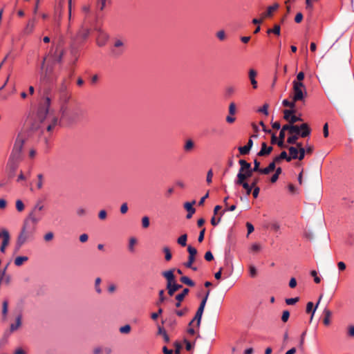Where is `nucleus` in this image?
Masks as SVG:
<instances>
[{
  "label": "nucleus",
  "mask_w": 354,
  "mask_h": 354,
  "mask_svg": "<svg viewBox=\"0 0 354 354\" xmlns=\"http://www.w3.org/2000/svg\"><path fill=\"white\" fill-rule=\"evenodd\" d=\"M40 218L30 213L27 218L24 221L21 229L17 237L14 254H17L21 247L27 242L32 241L35 238V234L37 230V223Z\"/></svg>",
  "instance_id": "nucleus-1"
},
{
  "label": "nucleus",
  "mask_w": 354,
  "mask_h": 354,
  "mask_svg": "<svg viewBox=\"0 0 354 354\" xmlns=\"http://www.w3.org/2000/svg\"><path fill=\"white\" fill-rule=\"evenodd\" d=\"M328 98L333 102L338 113L343 116L347 111V103L342 95L335 90L328 91Z\"/></svg>",
  "instance_id": "nucleus-2"
},
{
  "label": "nucleus",
  "mask_w": 354,
  "mask_h": 354,
  "mask_svg": "<svg viewBox=\"0 0 354 354\" xmlns=\"http://www.w3.org/2000/svg\"><path fill=\"white\" fill-rule=\"evenodd\" d=\"M306 96V88L304 83L292 82V95L291 98L296 102H302L304 103Z\"/></svg>",
  "instance_id": "nucleus-3"
},
{
  "label": "nucleus",
  "mask_w": 354,
  "mask_h": 354,
  "mask_svg": "<svg viewBox=\"0 0 354 354\" xmlns=\"http://www.w3.org/2000/svg\"><path fill=\"white\" fill-rule=\"evenodd\" d=\"M25 142V138L21 135V133H19L11 153V156L13 158L18 159L20 158L21 152L22 151L24 144Z\"/></svg>",
  "instance_id": "nucleus-4"
},
{
  "label": "nucleus",
  "mask_w": 354,
  "mask_h": 354,
  "mask_svg": "<svg viewBox=\"0 0 354 354\" xmlns=\"http://www.w3.org/2000/svg\"><path fill=\"white\" fill-rule=\"evenodd\" d=\"M72 95L71 93H64L62 95H58V103L59 105V109L63 113V115H66L67 111V106L70 104V100L71 99Z\"/></svg>",
  "instance_id": "nucleus-5"
},
{
  "label": "nucleus",
  "mask_w": 354,
  "mask_h": 354,
  "mask_svg": "<svg viewBox=\"0 0 354 354\" xmlns=\"http://www.w3.org/2000/svg\"><path fill=\"white\" fill-rule=\"evenodd\" d=\"M59 114L61 120H66L67 122H73L77 118V113L75 109H74L71 104L67 106V111L66 115H63L61 109H59Z\"/></svg>",
  "instance_id": "nucleus-6"
},
{
  "label": "nucleus",
  "mask_w": 354,
  "mask_h": 354,
  "mask_svg": "<svg viewBox=\"0 0 354 354\" xmlns=\"http://www.w3.org/2000/svg\"><path fill=\"white\" fill-rule=\"evenodd\" d=\"M51 100L49 97H46L44 100L43 105L39 108L38 111V116L41 120L46 118L50 106Z\"/></svg>",
  "instance_id": "nucleus-7"
},
{
  "label": "nucleus",
  "mask_w": 354,
  "mask_h": 354,
  "mask_svg": "<svg viewBox=\"0 0 354 354\" xmlns=\"http://www.w3.org/2000/svg\"><path fill=\"white\" fill-rule=\"evenodd\" d=\"M187 252H189L188 260L184 263V266L185 267H192V265H193L196 260L195 257L197 254V250L195 248L189 245L187 247Z\"/></svg>",
  "instance_id": "nucleus-8"
},
{
  "label": "nucleus",
  "mask_w": 354,
  "mask_h": 354,
  "mask_svg": "<svg viewBox=\"0 0 354 354\" xmlns=\"http://www.w3.org/2000/svg\"><path fill=\"white\" fill-rule=\"evenodd\" d=\"M252 173L253 172L250 170L239 171L235 183H241L243 182H246V180L252 176Z\"/></svg>",
  "instance_id": "nucleus-9"
},
{
  "label": "nucleus",
  "mask_w": 354,
  "mask_h": 354,
  "mask_svg": "<svg viewBox=\"0 0 354 354\" xmlns=\"http://www.w3.org/2000/svg\"><path fill=\"white\" fill-rule=\"evenodd\" d=\"M124 42L121 39H116L114 42V47L117 49H114L112 50L113 54L118 57L121 55L124 52Z\"/></svg>",
  "instance_id": "nucleus-10"
},
{
  "label": "nucleus",
  "mask_w": 354,
  "mask_h": 354,
  "mask_svg": "<svg viewBox=\"0 0 354 354\" xmlns=\"http://www.w3.org/2000/svg\"><path fill=\"white\" fill-rule=\"evenodd\" d=\"M174 270H175V269H171V270L164 271L162 272V277H165V279L167 280V284L170 285V284L176 282L175 276L174 274Z\"/></svg>",
  "instance_id": "nucleus-11"
},
{
  "label": "nucleus",
  "mask_w": 354,
  "mask_h": 354,
  "mask_svg": "<svg viewBox=\"0 0 354 354\" xmlns=\"http://www.w3.org/2000/svg\"><path fill=\"white\" fill-rule=\"evenodd\" d=\"M196 203V201H192V202H186L184 204V208L187 211V214L186 218L189 219L192 217V215L195 213L196 209L193 207V205Z\"/></svg>",
  "instance_id": "nucleus-12"
},
{
  "label": "nucleus",
  "mask_w": 354,
  "mask_h": 354,
  "mask_svg": "<svg viewBox=\"0 0 354 354\" xmlns=\"http://www.w3.org/2000/svg\"><path fill=\"white\" fill-rule=\"evenodd\" d=\"M252 146L253 141L251 138H250L247 145L243 147H239L238 150L241 155H247L250 153Z\"/></svg>",
  "instance_id": "nucleus-13"
},
{
  "label": "nucleus",
  "mask_w": 354,
  "mask_h": 354,
  "mask_svg": "<svg viewBox=\"0 0 354 354\" xmlns=\"http://www.w3.org/2000/svg\"><path fill=\"white\" fill-rule=\"evenodd\" d=\"M273 150L272 147H268L266 142H263L261 144V149L258 152L257 156H266L269 155Z\"/></svg>",
  "instance_id": "nucleus-14"
},
{
  "label": "nucleus",
  "mask_w": 354,
  "mask_h": 354,
  "mask_svg": "<svg viewBox=\"0 0 354 354\" xmlns=\"http://www.w3.org/2000/svg\"><path fill=\"white\" fill-rule=\"evenodd\" d=\"M203 311L204 310L203 309H201V308H198L196 313V315L194 316V317L193 318V319L189 322V326H192V324L195 322L196 321V326L198 328H199L200 325H201V319H202V315H203Z\"/></svg>",
  "instance_id": "nucleus-15"
},
{
  "label": "nucleus",
  "mask_w": 354,
  "mask_h": 354,
  "mask_svg": "<svg viewBox=\"0 0 354 354\" xmlns=\"http://www.w3.org/2000/svg\"><path fill=\"white\" fill-rule=\"evenodd\" d=\"M167 290L168 291V294L170 296H173L174 293L183 288L182 285L178 284L176 282L171 283V284H167Z\"/></svg>",
  "instance_id": "nucleus-16"
},
{
  "label": "nucleus",
  "mask_w": 354,
  "mask_h": 354,
  "mask_svg": "<svg viewBox=\"0 0 354 354\" xmlns=\"http://www.w3.org/2000/svg\"><path fill=\"white\" fill-rule=\"evenodd\" d=\"M35 19H32L29 20L25 27V28L23 30V32L24 35H30L35 28Z\"/></svg>",
  "instance_id": "nucleus-17"
},
{
  "label": "nucleus",
  "mask_w": 354,
  "mask_h": 354,
  "mask_svg": "<svg viewBox=\"0 0 354 354\" xmlns=\"http://www.w3.org/2000/svg\"><path fill=\"white\" fill-rule=\"evenodd\" d=\"M279 6V4L277 3L272 6H269L267 11L261 14V17L263 19L266 17H271L273 15V12L278 9Z\"/></svg>",
  "instance_id": "nucleus-18"
},
{
  "label": "nucleus",
  "mask_w": 354,
  "mask_h": 354,
  "mask_svg": "<svg viewBox=\"0 0 354 354\" xmlns=\"http://www.w3.org/2000/svg\"><path fill=\"white\" fill-rule=\"evenodd\" d=\"M21 314H19L16 317L15 323L10 324V333L15 332V330L20 328V326H21Z\"/></svg>",
  "instance_id": "nucleus-19"
},
{
  "label": "nucleus",
  "mask_w": 354,
  "mask_h": 354,
  "mask_svg": "<svg viewBox=\"0 0 354 354\" xmlns=\"http://www.w3.org/2000/svg\"><path fill=\"white\" fill-rule=\"evenodd\" d=\"M10 234H7L6 232L3 234V239H2L1 245L0 246V251L2 253L6 252V249L10 243Z\"/></svg>",
  "instance_id": "nucleus-20"
},
{
  "label": "nucleus",
  "mask_w": 354,
  "mask_h": 354,
  "mask_svg": "<svg viewBox=\"0 0 354 354\" xmlns=\"http://www.w3.org/2000/svg\"><path fill=\"white\" fill-rule=\"evenodd\" d=\"M68 90V85L65 80H63L61 84L57 87L56 91L57 96L62 95L64 93H69Z\"/></svg>",
  "instance_id": "nucleus-21"
},
{
  "label": "nucleus",
  "mask_w": 354,
  "mask_h": 354,
  "mask_svg": "<svg viewBox=\"0 0 354 354\" xmlns=\"http://www.w3.org/2000/svg\"><path fill=\"white\" fill-rule=\"evenodd\" d=\"M288 151L290 156L288 158H287V162H290L292 159H297V156L299 153V150L295 147H289Z\"/></svg>",
  "instance_id": "nucleus-22"
},
{
  "label": "nucleus",
  "mask_w": 354,
  "mask_h": 354,
  "mask_svg": "<svg viewBox=\"0 0 354 354\" xmlns=\"http://www.w3.org/2000/svg\"><path fill=\"white\" fill-rule=\"evenodd\" d=\"M301 131L299 136L302 138H305L310 135V129L307 123H303L300 125Z\"/></svg>",
  "instance_id": "nucleus-23"
},
{
  "label": "nucleus",
  "mask_w": 354,
  "mask_h": 354,
  "mask_svg": "<svg viewBox=\"0 0 354 354\" xmlns=\"http://www.w3.org/2000/svg\"><path fill=\"white\" fill-rule=\"evenodd\" d=\"M58 122V119L55 116H52L50 118L49 124L46 127V130L48 132L52 131L54 128L57 126Z\"/></svg>",
  "instance_id": "nucleus-24"
},
{
  "label": "nucleus",
  "mask_w": 354,
  "mask_h": 354,
  "mask_svg": "<svg viewBox=\"0 0 354 354\" xmlns=\"http://www.w3.org/2000/svg\"><path fill=\"white\" fill-rule=\"evenodd\" d=\"M257 75V73L255 70L254 69H250L249 71V78H250V82L252 85V87L254 88H257V82L255 80V77Z\"/></svg>",
  "instance_id": "nucleus-25"
},
{
  "label": "nucleus",
  "mask_w": 354,
  "mask_h": 354,
  "mask_svg": "<svg viewBox=\"0 0 354 354\" xmlns=\"http://www.w3.org/2000/svg\"><path fill=\"white\" fill-rule=\"evenodd\" d=\"M323 314L324 315L323 323L325 326H328L330 324V319L332 315V313L329 309L325 308L323 311Z\"/></svg>",
  "instance_id": "nucleus-26"
},
{
  "label": "nucleus",
  "mask_w": 354,
  "mask_h": 354,
  "mask_svg": "<svg viewBox=\"0 0 354 354\" xmlns=\"http://www.w3.org/2000/svg\"><path fill=\"white\" fill-rule=\"evenodd\" d=\"M0 280L1 283L9 285L11 282L12 277L10 274L5 273V270H2L1 272Z\"/></svg>",
  "instance_id": "nucleus-27"
},
{
  "label": "nucleus",
  "mask_w": 354,
  "mask_h": 354,
  "mask_svg": "<svg viewBox=\"0 0 354 354\" xmlns=\"http://www.w3.org/2000/svg\"><path fill=\"white\" fill-rule=\"evenodd\" d=\"M239 165H241V168L239 171H252V167L250 163L248 162L245 160H240L239 161Z\"/></svg>",
  "instance_id": "nucleus-28"
},
{
  "label": "nucleus",
  "mask_w": 354,
  "mask_h": 354,
  "mask_svg": "<svg viewBox=\"0 0 354 354\" xmlns=\"http://www.w3.org/2000/svg\"><path fill=\"white\" fill-rule=\"evenodd\" d=\"M275 168L276 163L274 161H272L269 164V165L267 167L263 168L261 170V174L265 175L269 174L270 172L273 171L275 169Z\"/></svg>",
  "instance_id": "nucleus-29"
},
{
  "label": "nucleus",
  "mask_w": 354,
  "mask_h": 354,
  "mask_svg": "<svg viewBox=\"0 0 354 354\" xmlns=\"http://www.w3.org/2000/svg\"><path fill=\"white\" fill-rule=\"evenodd\" d=\"M297 112L296 109H285L283 111V119L286 120L288 122L290 121V118L292 117V114H295Z\"/></svg>",
  "instance_id": "nucleus-30"
},
{
  "label": "nucleus",
  "mask_w": 354,
  "mask_h": 354,
  "mask_svg": "<svg viewBox=\"0 0 354 354\" xmlns=\"http://www.w3.org/2000/svg\"><path fill=\"white\" fill-rule=\"evenodd\" d=\"M28 260V257L26 256H19L15 258L14 263L16 266L19 267V266H22Z\"/></svg>",
  "instance_id": "nucleus-31"
},
{
  "label": "nucleus",
  "mask_w": 354,
  "mask_h": 354,
  "mask_svg": "<svg viewBox=\"0 0 354 354\" xmlns=\"http://www.w3.org/2000/svg\"><path fill=\"white\" fill-rule=\"evenodd\" d=\"M283 106L286 107H289L290 109H296V102L294 101L292 99L291 101H289L287 99H285L282 102Z\"/></svg>",
  "instance_id": "nucleus-32"
},
{
  "label": "nucleus",
  "mask_w": 354,
  "mask_h": 354,
  "mask_svg": "<svg viewBox=\"0 0 354 354\" xmlns=\"http://www.w3.org/2000/svg\"><path fill=\"white\" fill-rule=\"evenodd\" d=\"M287 158H288V156L287 155L286 151H283L279 154V156H276V157L274 158L273 161L277 164V163H279V162H280V161H281V160H283V159H285V160L287 161Z\"/></svg>",
  "instance_id": "nucleus-33"
},
{
  "label": "nucleus",
  "mask_w": 354,
  "mask_h": 354,
  "mask_svg": "<svg viewBox=\"0 0 354 354\" xmlns=\"http://www.w3.org/2000/svg\"><path fill=\"white\" fill-rule=\"evenodd\" d=\"M180 281L186 284L190 287H194L195 286V283L190 279L188 277L183 276L180 279Z\"/></svg>",
  "instance_id": "nucleus-34"
},
{
  "label": "nucleus",
  "mask_w": 354,
  "mask_h": 354,
  "mask_svg": "<svg viewBox=\"0 0 354 354\" xmlns=\"http://www.w3.org/2000/svg\"><path fill=\"white\" fill-rule=\"evenodd\" d=\"M236 185H241L246 191V194L249 196L252 190V187L251 185H249L248 182H243L241 183H236Z\"/></svg>",
  "instance_id": "nucleus-35"
},
{
  "label": "nucleus",
  "mask_w": 354,
  "mask_h": 354,
  "mask_svg": "<svg viewBox=\"0 0 354 354\" xmlns=\"http://www.w3.org/2000/svg\"><path fill=\"white\" fill-rule=\"evenodd\" d=\"M189 290L188 288H184L183 292L180 294H178L176 296V299L178 301H182L184 298L185 297V296L189 293Z\"/></svg>",
  "instance_id": "nucleus-36"
},
{
  "label": "nucleus",
  "mask_w": 354,
  "mask_h": 354,
  "mask_svg": "<svg viewBox=\"0 0 354 354\" xmlns=\"http://www.w3.org/2000/svg\"><path fill=\"white\" fill-rule=\"evenodd\" d=\"M280 32H281V28H280V26L278 24H275L273 28L268 29V30H267L268 34L273 33L276 35H279Z\"/></svg>",
  "instance_id": "nucleus-37"
},
{
  "label": "nucleus",
  "mask_w": 354,
  "mask_h": 354,
  "mask_svg": "<svg viewBox=\"0 0 354 354\" xmlns=\"http://www.w3.org/2000/svg\"><path fill=\"white\" fill-rule=\"evenodd\" d=\"M187 234H184L183 235H181L178 239H177V243L184 247L187 245Z\"/></svg>",
  "instance_id": "nucleus-38"
},
{
  "label": "nucleus",
  "mask_w": 354,
  "mask_h": 354,
  "mask_svg": "<svg viewBox=\"0 0 354 354\" xmlns=\"http://www.w3.org/2000/svg\"><path fill=\"white\" fill-rule=\"evenodd\" d=\"M301 129V128H300V126L295 125V124H291L290 133V134L295 133V135H297L299 136Z\"/></svg>",
  "instance_id": "nucleus-39"
},
{
  "label": "nucleus",
  "mask_w": 354,
  "mask_h": 354,
  "mask_svg": "<svg viewBox=\"0 0 354 354\" xmlns=\"http://www.w3.org/2000/svg\"><path fill=\"white\" fill-rule=\"evenodd\" d=\"M194 147V143L192 140H187L184 146V150L185 151H189Z\"/></svg>",
  "instance_id": "nucleus-40"
},
{
  "label": "nucleus",
  "mask_w": 354,
  "mask_h": 354,
  "mask_svg": "<svg viewBox=\"0 0 354 354\" xmlns=\"http://www.w3.org/2000/svg\"><path fill=\"white\" fill-rule=\"evenodd\" d=\"M162 250L165 254V260L167 261H169L172 258V255H171L170 249L168 247L165 246L163 248Z\"/></svg>",
  "instance_id": "nucleus-41"
},
{
  "label": "nucleus",
  "mask_w": 354,
  "mask_h": 354,
  "mask_svg": "<svg viewBox=\"0 0 354 354\" xmlns=\"http://www.w3.org/2000/svg\"><path fill=\"white\" fill-rule=\"evenodd\" d=\"M225 210H223V212H221V215L218 218V219H216L215 216H214L212 218H211V224L214 226H216L221 221V216L225 214Z\"/></svg>",
  "instance_id": "nucleus-42"
},
{
  "label": "nucleus",
  "mask_w": 354,
  "mask_h": 354,
  "mask_svg": "<svg viewBox=\"0 0 354 354\" xmlns=\"http://www.w3.org/2000/svg\"><path fill=\"white\" fill-rule=\"evenodd\" d=\"M90 33V30L89 29H82L79 33H78V36L80 37L81 38H82L83 39H86L88 35Z\"/></svg>",
  "instance_id": "nucleus-43"
},
{
  "label": "nucleus",
  "mask_w": 354,
  "mask_h": 354,
  "mask_svg": "<svg viewBox=\"0 0 354 354\" xmlns=\"http://www.w3.org/2000/svg\"><path fill=\"white\" fill-rule=\"evenodd\" d=\"M262 169L260 168V162L258 161L257 159H254V167L252 168V172H259L261 174V170Z\"/></svg>",
  "instance_id": "nucleus-44"
},
{
  "label": "nucleus",
  "mask_w": 354,
  "mask_h": 354,
  "mask_svg": "<svg viewBox=\"0 0 354 354\" xmlns=\"http://www.w3.org/2000/svg\"><path fill=\"white\" fill-rule=\"evenodd\" d=\"M101 279L100 277H97L95 280V291L98 293V294H101L102 293V289L100 288V283H101Z\"/></svg>",
  "instance_id": "nucleus-45"
},
{
  "label": "nucleus",
  "mask_w": 354,
  "mask_h": 354,
  "mask_svg": "<svg viewBox=\"0 0 354 354\" xmlns=\"http://www.w3.org/2000/svg\"><path fill=\"white\" fill-rule=\"evenodd\" d=\"M302 118L300 116H297L295 114H292V117L290 118V121L288 123L291 124H295L297 122L302 121Z\"/></svg>",
  "instance_id": "nucleus-46"
},
{
  "label": "nucleus",
  "mask_w": 354,
  "mask_h": 354,
  "mask_svg": "<svg viewBox=\"0 0 354 354\" xmlns=\"http://www.w3.org/2000/svg\"><path fill=\"white\" fill-rule=\"evenodd\" d=\"M8 310V301L5 300L3 301V304H2V315L4 317H6Z\"/></svg>",
  "instance_id": "nucleus-47"
},
{
  "label": "nucleus",
  "mask_w": 354,
  "mask_h": 354,
  "mask_svg": "<svg viewBox=\"0 0 354 354\" xmlns=\"http://www.w3.org/2000/svg\"><path fill=\"white\" fill-rule=\"evenodd\" d=\"M150 225L149 218L148 216H145L142 218V226L143 228L146 229L149 227Z\"/></svg>",
  "instance_id": "nucleus-48"
},
{
  "label": "nucleus",
  "mask_w": 354,
  "mask_h": 354,
  "mask_svg": "<svg viewBox=\"0 0 354 354\" xmlns=\"http://www.w3.org/2000/svg\"><path fill=\"white\" fill-rule=\"evenodd\" d=\"M268 107H269V105L268 104L266 103L263 105L262 107L259 108L257 111L259 113H262L263 114H265L266 115H268Z\"/></svg>",
  "instance_id": "nucleus-49"
},
{
  "label": "nucleus",
  "mask_w": 354,
  "mask_h": 354,
  "mask_svg": "<svg viewBox=\"0 0 354 354\" xmlns=\"http://www.w3.org/2000/svg\"><path fill=\"white\" fill-rule=\"evenodd\" d=\"M165 290H160L158 292L159 295V301L156 303V305L159 306L161 303H162L165 300Z\"/></svg>",
  "instance_id": "nucleus-50"
},
{
  "label": "nucleus",
  "mask_w": 354,
  "mask_h": 354,
  "mask_svg": "<svg viewBox=\"0 0 354 354\" xmlns=\"http://www.w3.org/2000/svg\"><path fill=\"white\" fill-rule=\"evenodd\" d=\"M305 77L304 73L301 71L299 72L297 75V79L295 80L292 82H299V83H303L302 81L304 80Z\"/></svg>",
  "instance_id": "nucleus-51"
},
{
  "label": "nucleus",
  "mask_w": 354,
  "mask_h": 354,
  "mask_svg": "<svg viewBox=\"0 0 354 354\" xmlns=\"http://www.w3.org/2000/svg\"><path fill=\"white\" fill-rule=\"evenodd\" d=\"M137 240L134 237H131L129 239V249L130 251L133 252L134 250V245L136 243Z\"/></svg>",
  "instance_id": "nucleus-52"
},
{
  "label": "nucleus",
  "mask_w": 354,
  "mask_h": 354,
  "mask_svg": "<svg viewBox=\"0 0 354 354\" xmlns=\"http://www.w3.org/2000/svg\"><path fill=\"white\" fill-rule=\"evenodd\" d=\"M299 138V136L297 135H292L288 138L287 142L289 144H295L297 142V140Z\"/></svg>",
  "instance_id": "nucleus-53"
},
{
  "label": "nucleus",
  "mask_w": 354,
  "mask_h": 354,
  "mask_svg": "<svg viewBox=\"0 0 354 354\" xmlns=\"http://www.w3.org/2000/svg\"><path fill=\"white\" fill-rule=\"evenodd\" d=\"M53 238H54V234L52 232H47L44 236V239L46 242L52 241L53 239Z\"/></svg>",
  "instance_id": "nucleus-54"
},
{
  "label": "nucleus",
  "mask_w": 354,
  "mask_h": 354,
  "mask_svg": "<svg viewBox=\"0 0 354 354\" xmlns=\"http://www.w3.org/2000/svg\"><path fill=\"white\" fill-rule=\"evenodd\" d=\"M16 209L19 212H22L24 209V205L21 200H17L16 201Z\"/></svg>",
  "instance_id": "nucleus-55"
},
{
  "label": "nucleus",
  "mask_w": 354,
  "mask_h": 354,
  "mask_svg": "<svg viewBox=\"0 0 354 354\" xmlns=\"http://www.w3.org/2000/svg\"><path fill=\"white\" fill-rule=\"evenodd\" d=\"M131 330V326L128 324L127 325H124L122 327L120 328V332L121 333H125V334H127L130 332Z\"/></svg>",
  "instance_id": "nucleus-56"
},
{
  "label": "nucleus",
  "mask_w": 354,
  "mask_h": 354,
  "mask_svg": "<svg viewBox=\"0 0 354 354\" xmlns=\"http://www.w3.org/2000/svg\"><path fill=\"white\" fill-rule=\"evenodd\" d=\"M299 297H295V298H289L286 299V303L288 305H294L297 301H299Z\"/></svg>",
  "instance_id": "nucleus-57"
},
{
  "label": "nucleus",
  "mask_w": 354,
  "mask_h": 354,
  "mask_svg": "<svg viewBox=\"0 0 354 354\" xmlns=\"http://www.w3.org/2000/svg\"><path fill=\"white\" fill-rule=\"evenodd\" d=\"M306 153L305 148L300 149V150H299V153H298V156H297V159L299 160H302L304 158Z\"/></svg>",
  "instance_id": "nucleus-58"
},
{
  "label": "nucleus",
  "mask_w": 354,
  "mask_h": 354,
  "mask_svg": "<svg viewBox=\"0 0 354 354\" xmlns=\"http://www.w3.org/2000/svg\"><path fill=\"white\" fill-rule=\"evenodd\" d=\"M250 270V275L251 277H255L257 276V272L255 266L251 265L249 267Z\"/></svg>",
  "instance_id": "nucleus-59"
},
{
  "label": "nucleus",
  "mask_w": 354,
  "mask_h": 354,
  "mask_svg": "<svg viewBox=\"0 0 354 354\" xmlns=\"http://www.w3.org/2000/svg\"><path fill=\"white\" fill-rule=\"evenodd\" d=\"M38 178V183L37 185V187L38 189H41L43 187V175L41 174H39L37 175Z\"/></svg>",
  "instance_id": "nucleus-60"
},
{
  "label": "nucleus",
  "mask_w": 354,
  "mask_h": 354,
  "mask_svg": "<svg viewBox=\"0 0 354 354\" xmlns=\"http://www.w3.org/2000/svg\"><path fill=\"white\" fill-rule=\"evenodd\" d=\"M310 274L314 277V281L316 283H319L321 281L320 278L317 276V272L315 270H312Z\"/></svg>",
  "instance_id": "nucleus-61"
},
{
  "label": "nucleus",
  "mask_w": 354,
  "mask_h": 354,
  "mask_svg": "<svg viewBox=\"0 0 354 354\" xmlns=\"http://www.w3.org/2000/svg\"><path fill=\"white\" fill-rule=\"evenodd\" d=\"M216 37H218V39H220L221 41H223L225 39V32L224 30H219L218 32H217L216 33Z\"/></svg>",
  "instance_id": "nucleus-62"
},
{
  "label": "nucleus",
  "mask_w": 354,
  "mask_h": 354,
  "mask_svg": "<svg viewBox=\"0 0 354 354\" xmlns=\"http://www.w3.org/2000/svg\"><path fill=\"white\" fill-rule=\"evenodd\" d=\"M175 346V354H180V350L182 349V345L180 343L176 342L174 343Z\"/></svg>",
  "instance_id": "nucleus-63"
},
{
  "label": "nucleus",
  "mask_w": 354,
  "mask_h": 354,
  "mask_svg": "<svg viewBox=\"0 0 354 354\" xmlns=\"http://www.w3.org/2000/svg\"><path fill=\"white\" fill-rule=\"evenodd\" d=\"M290 317V313L288 310H284L282 314L281 320L283 322H286Z\"/></svg>",
  "instance_id": "nucleus-64"
}]
</instances>
